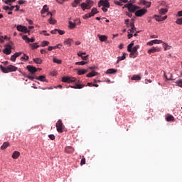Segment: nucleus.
<instances>
[{
  "label": "nucleus",
  "mask_w": 182,
  "mask_h": 182,
  "mask_svg": "<svg viewBox=\"0 0 182 182\" xmlns=\"http://www.w3.org/2000/svg\"><path fill=\"white\" fill-rule=\"evenodd\" d=\"M102 6V11L106 13L108 11V8H110V3H109V0H100L98 2V7L100 8Z\"/></svg>",
  "instance_id": "nucleus-1"
},
{
  "label": "nucleus",
  "mask_w": 182,
  "mask_h": 182,
  "mask_svg": "<svg viewBox=\"0 0 182 182\" xmlns=\"http://www.w3.org/2000/svg\"><path fill=\"white\" fill-rule=\"evenodd\" d=\"M139 49V46H135L134 48H131L129 50L127 49V52L131 53L129 54V58H136L139 55V53H137V50Z\"/></svg>",
  "instance_id": "nucleus-2"
},
{
  "label": "nucleus",
  "mask_w": 182,
  "mask_h": 182,
  "mask_svg": "<svg viewBox=\"0 0 182 182\" xmlns=\"http://www.w3.org/2000/svg\"><path fill=\"white\" fill-rule=\"evenodd\" d=\"M93 6V1L86 0L85 3H81L80 6L81 9L83 11L90 10Z\"/></svg>",
  "instance_id": "nucleus-3"
},
{
  "label": "nucleus",
  "mask_w": 182,
  "mask_h": 182,
  "mask_svg": "<svg viewBox=\"0 0 182 182\" xmlns=\"http://www.w3.org/2000/svg\"><path fill=\"white\" fill-rule=\"evenodd\" d=\"M124 7L127 8V10H129V11L131 13L136 12V11L139 9V6H136L132 3H127L126 5H124Z\"/></svg>",
  "instance_id": "nucleus-4"
},
{
  "label": "nucleus",
  "mask_w": 182,
  "mask_h": 182,
  "mask_svg": "<svg viewBox=\"0 0 182 182\" xmlns=\"http://www.w3.org/2000/svg\"><path fill=\"white\" fill-rule=\"evenodd\" d=\"M77 80V78L75 77H63L62 82H68V84L75 82Z\"/></svg>",
  "instance_id": "nucleus-5"
},
{
  "label": "nucleus",
  "mask_w": 182,
  "mask_h": 182,
  "mask_svg": "<svg viewBox=\"0 0 182 182\" xmlns=\"http://www.w3.org/2000/svg\"><path fill=\"white\" fill-rule=\"evenodd\" d=\"M168 9H160V21H163L167 19V16H164L167 14Z\"/></svg>",
  "instance_id": "nucleus-6"
},
{
  "label": "nucleus",
  "mask_w": 182,
  "mask_h": 182,
  "mask_svg": "<svg viewBox=\"0 0 182 182\" xmlns=\"http://www.w3.org/2000/svg\"><path fill=\"white\" fill-rule=\"evenodd\" d=\"M55 127L57 128V132L58 133H62L64 131L63 130V123L61 119H58L57 123H55Z\"/></svg>",
  "instance_id": "nucleus-7"
},
{
  "label": "nucleus",
  "mask_w": 182,
  "mask_h": 182,
  "mask_svg": "<svg viewBox=\"0 0 182 182\" xmlns=\"http://www.w3.org/2000/svg\"><path fill=\"white\" fill-rule=\"evenodd\" d=\"M146 12H147V10L146 9H142L137 10L136 11H135L134 15L136 17H141L142 16L146 14Z\"/></svg>",
  "instance_id": "nucleus-8"
},
{
  "label": "nucleus",
  "mask_w": 182,
  "mask_h": 182,
  "mask_svg": "<svg viewBox=\"0 0 182 182\" xmlns=\"http://www.w3.org/2000/svg\"><path fill=\"white\" fill-rule=\"evenodd\" d=\"M16 29L17 31H18V32H24L25 33H27L29 32V31L28 30V28L22 25L17 26Z\"/></svg>",
  "instance_id": "nucleus-9"
},
{
  "label": "nucleus",
  "mask_w": 182,
  "mask_h": 182,
  "mask_svg": "<svg viewBox=\"0 0 182 182\" xmlns=\"http://www.w3.org/2000/svg\"><path fill=\"white\" fill-rule=\"evenodd\" d=\"M11 46L10 45H6V48L3 50V53L4 55H11Z\"/></svg>",
  "instance_id": "nucleus-10"
},
{
  "label": "nucleus",
  "mask_w": 182,
  "mask_h": 182,
  "mask_svg": "<svg viewBox=\"0 0 182 182\" xmlns=\"http://www.w3.org/2000/svg\"><path fill=\"white\" fill-rule=\"evenodd\" d=\"M26 69H27V70L29 71L30 73H32V74L36 73L38 70L36 68H35L32 65H27Z\"/></svg>",
  "instance_id": "nucleus-11"
},
{
  "label": "nucleus",
  "mask_w": 182,
  "mask_h": 182,
  "mask_svg": "<svg viewBox=\"0 0 182 182\" xmlns=\"http://www.w3.org/2000/svg\"><path fill=\"white\" fill-rule=\"evenodd\" d=\"M160 43H162V47L165 51L169 50L172 48L171 46L168 45V43H164L162 41H160Z\"/></svg>",
  "instance_id": "nucleus-12"
},
{
  "label": "nucleus",
  "mask_w": 182,
  "mask_h": 182,
  "mask_svg": "<svg viewBox=\"0 0 182 182\" xmlns=\"http://www.w3.org/2000/svg\"><path fill=\"white\" fill-rule=\"evenodd\" d=\"M21 55H23V53L19 52V53H16L13 55L11 56V62H16V58L18 56H21Z\"/></svg>",
  "instance_id": "nucleus-13"
},
{
  "label": "nucleus",
  "mask_w": 182,
  "mask_h": 182,
  "mask_svg": "<svg viewBox=\"0 0 182 182\" xmlns=\"http://www.w3.org/2000/svg\"><path fill=\"white\" fill-rule=\"evenodd\" d=\"M7 70H9V73L16 72L18 70V68H16L15 65H9L7 66Z\"/></svg>",
  "instance_id": "nucleus-14"
},
{
  "label": "nucleus",
  "mask_w": 182,
  "mask_h": 182,
  "mask_svg": "<svg viewBox=\"0 0 182 182\" xmlns=\"http://www.w3.org/2000/svg\"><path fill=\"white\" fill-rule=\"evenodd\" d=\"M48 15H50V16L49 20H48V22H49L50 25H55L56 23V20L52 18V13L49 12L48 13Z\"/></svg>",
  "instance_id": "nucleus-15"
},
{
  "label": "nucleus",
  "mask_w": 182,
  "mask_h": 182,
  "mask_svg": "<svg viewBox=\"0 0 182 182\" xmlns=\"http://www.w3.org/2000/svg\"><path fill=\"white\" fill-rule=\"evenodd\" d=\"M36 79L37 80H39L40 82H48L47 80H46V77L45 75H40L39 77H36Z\"/></svg>",
  "instance_id": "nucleus-16"
},
{
  "label": "nucleus",
  "mask_w": 182,
  "mask_h": 182,
  "mask_svg": "<svg viewBox=\"0 0 182 182\" xmlns=\"http://www.w3.org/2000/svg\"><path fill=\"white\" fill-rule=\"evenodd\" d=\"M65 153H68V154H72V153H74V148H73L72 146H67L65 147Z\"/></svg>",
  "instance_id": "nucleus-17"
},
{
  "label": "nucleus",
  "mask_w": 182,
  "mask_h": 182,
  "mask_svg": "<svg viewBox=\"0 0 182 182\" xmlns=\"http://www.w3.org/2000/svg\"><path fill=\"white\" fill-rule=\"evenodd\" d=\"M116 73H117V70L113 69V68H110L109 70H107V71H105L106 75H112V74H114Z\"/></svg>",
  "instance_id": "nucleus-18"
},
{
  "label": "nucleus",
  "mask_w": 182,
  "mask_h": 182,
  "mask_svg": "<svg viewBox=\"0 0 182 182\" xmlns=\"http://www.w3.org/2000/svg\"><path fill=\"white\" fill-rule=\"evenodd\" d=\"M127 55V54L126 53H123L122 56H119L118 57V60H117V63H120V61L125 60Z\"/></svg>",
  "instance_id": "nucleus-19"
},
{
  "label": "nucleus",
  "mask_w": 182,
  "mask_h": 182,
  "mask_svg": "<svg viewBox=\"0 0 182 182\" xmlns=\"http://www.w3.org/2000/svg\"><path fill=\"white\" fill-rule=\"evenodd\" d=\"M71 88L73 89H82V87H85V85L82 84H76L75 86H70Z\"/></svg>",
  "instance_id": "nucleus-20"
},
{
  "label": "nucleus",
  "mask_w": 182,
  "mask_h": 182,
  "mask_svg": "<svg viewBox=\"0 0 182 182\" xmlns=\"http://www.w3.org/2000/svg\"><path fill=\"white\" fill-rule=\"evenodd\" d=\"M99 40H100L101 42H105L107 41V36L104 35H98Z\"/></svg>",
  "instance_id": "nucleus-21"
},
{
  "label": "nucleus",
  "mask_w": 182,
  "mask_h": 182,
  "mask_svg": "<svg viewBox=\"0 0 182 182\" xmlns=\"http://www.w3.org/2000/svg\"><path fill=\"white\" fill-rule=\"evenodd\" d=\"M9 146H10V143H9V141H5L4 142L3 145H1V149L5 150L6 148L9 147Z\"/></svg>",
  "instance_id": "nucleus-22"
},
{
  "label": "nucleus",
  "mask_w": 182,
  "mask_h": 182,
  "mask_svg": "<svg viewBox=\"0 0 182 182\" xmlns=\"http://www.w3.org/2000/svg\"><path fill=\"white\" fill-rule=\"evenodd\" d=\"M33 62H34L38 65H41L43 63V60H41V58H33Z\"/></svg>",
  "instance_id": "nucleus-23"
},
{
  "label": "nucleus",
  "mask_w": 182,
  "mask_h": 182,
  "mask_svg": "<svg viewBox=\"0 0 182 182\" xmlns=\"http://www.w3.org/2000/svg\"><path fill=\"white\" fill-rule=\"evenodd\" d=\"M166 120H167V122H174L175 118L173 116L169 114L166 117Z\"/></svg>",
  "instance_id": "nucleus-24"
},
{
  "label": "nucleus",
  "mask_w": 182,
  "mask_h": 182,
  "mask_svg": "<svg viewBox=\"0 0 182 182\" xmlns=\"http://www.w3.org/2000/svg\"><path fill=\"white\" fill-rule=\"evenodd\" d=\"M132 80L139 81L141 80V77L140 75H134L131 78Z\"/></svg>",
  "instance_id": "nucleus-25"
},
{
  "label": "nucleus",
  "mask_w": 182,
  "mask_h": 182,
  "mask_svg": "<svg viewBox=\"0 0 182 182\" xmlns=\"http://www.w3.org/2000/svg\"><path fill=\"white\" fill-rule=\"evenodd\" d=\"M97 75V73L95 71H91V73H89L86 77H92L94 76Z\"/></svg>",
  "instance_id": "nucleus-26"
},
{
  "label": "nucleus",
  "mask_w": 182,
  "mask_h": 182,
  "mask_svg": "<svg viewBox=\"0 0 182 182\" xmlns=\"http://www.w3.org/2000/svg\"><path fill=\"white\" fill-rule=\"evenodd\" d=\"M60 45L58 44V46H49L48 47V50L51 51L53 50H55V49H60Z\"/></svg>",
  "instance_id": "nucleus-27"
},
{
  "label": "nucleus",
  "mask_w": 182,
  "mask_h": 182,
  "mask_svg": "<svg viewBox=\"0 0 182 182\" xmlns=\"http://www.w3.org/2000/svg\"><path fill=\"white\" fill-rule=\"evenodd\" d=\"M14 9H15L14 6H6L3 7V10L4 11H8V10L13 11Z\"/></svg>",
  "instance_id": "nucleus-28"
},
{
  "label": "nucleus",
  "mask_w": 182,
  "mask_h": 182,
  "mask_svg": "<svg viewBox=\"0 0 182 182\" xmlns=\"http://www.w3.org/2000/svg\"><path fill=\"white\" fill-rule=\"evenodd\" d=\"M20 154H21L18 151H16L14 152L12 158L14 159H18V158L19 157Z\"/></svg>",
  "instance_id": "nucleus-29"
},
{
  "label": "nucleus",
  "mask_w": 182,
  "mask_h": 182,
  "mask_svg": "<svg viewBox=\"0 0 182 182\" xmlns=\"http://www.w3.org/2000/svg\"><path fill=\"white\" fill-rule=\"evenodd\" d=\"M48 11V6L47 5H44V6H43V9L41 10V14H44Z\"/></svg>",
  "instance_id": "nucleus-30"
},
{
  "label": "nucleus",
  "mask_w": 182,
  "mask_h": 182,
  "mask_svg": "<svg viewBox=\"0 0 182 182\" xmlns=\"http://www.w3.org/2000/svg\"><path fill=\"white\" fill-rule=\"evenodd\" d=\"M87 73V70H78L77 71V75H85V73Z\"/></svg>",
  "instance_id": "nucleus-31"
},
{
  "label": "nucleus",
  "mask_w": 182,
  "mask_h": 182,
  "mask_svg": "<svg viewBox=\"0 0 182 182\" xmlns=\"http://www.w3.org/2000/svg\"><path fill=\"white\" fill-rule=\"evenodd\" d=\"M0 69L4 73H9V70H8V68H4L3 67L2 65H0Z\"/></svg>",
  "instance_id": "nucleus-32"
},
{
  "label": "nucleus",
  "mask_w": 182,
  "mask_h": 182,
  "mask_svg": "<svg viewBox=\"0 0 182 182\" xmlns=\"http://www.w3.org/2000/svg\"><path fill=\"white\" fill-rule=\"evenodd\" d=\"M72 42H73V40L70 38H68V40H65L63 43H65V45H68V46L70 47V46L72 45Z\"/></svg>",
  "instance_id": "nucleus-33"
},
{
  "label": "nucleus",
  "mask_w": 182,
  "mask_h": 182,
  "mask_svg": "<svg viewBox=\"0 0 182 182\" xmlns=\"http://www.w3.org/2000/svg\"><path fill=\"white\" fill-rule=\"evenodd\" d=\"M96 14H98L97 9L95 8H93L92 10H91V12L87 14H90L92 16H95Z\"/></svg>",
  "instance_id": "nucleus-34"
},
{
  "label": "nucleus",
  "mask_w": 182,
  "mask_h": 182,
  "mask_svg": "<svg viewBox=\"0 0 182 182\" xmlns=\"http://www.w3.org/2000/svg\"><path fill=\"white\" fill-rule=\"evenodd\" d=\"M161 75H163L164 78L166 80H171V77H168L167 75H166V74H165V72H164V71H161Z\"/></svg>",
  "instance_id": "nucleus-35"
},
{
  "label": "nucleus",
  "mask_w": 182,
  "mask_h": 182,
  "mask_svg": "<svg viewBox=\"0 0 182 182\" xmlns=\"http://www.w3.org/2000/svg\"><path fill=\"white\" fill-rule=\"evenodd\" d=\"M53 62H54V63H57L58 65H61L62 64V60H58L56 58H53Z\"/></svg>",
  "instance_id": "nucleus-36"
},
{
  "label": "nucleus",
  "mask_w": 182,
  "mask_h": 182,
  "mask_svg": "<svg viewBox=\"0 0 182 182\" xmlns=\"http://www.w3.org/2000/svg\"><path fill=\"white\" fill-rule=\"evenodd\" d=\"M29 60V57L26 55V54H23V56L21 57V58H20V60L23 61H27Z\"/></svg>",
  "instance_id": "nucleus-37"
},
{
  "label": "nucleus",
  "mask_w": 182,
  "mask_h": 182,
  "mask_svg": "<svg viewBox=\"0 0 182 182\" xmlns=\"http://www.w3.org/2000/svg\"><path fill=\"white\" fill-rule=\"evenodd\" d=\"M157 51L158 50H157L156 48L153 47L152 48L149 49V50H148V53L151 54V53H154Z\"/></svg>",
  "instance_id": "nucleus-38"
},
{
  "label": "nucleus",
  "mask_w": 182,
  "mask_h": 182,
  "mask_svg": "<svg viewBox=\"0 0 182 182\" xmlns=\"http://www.w3.org/2000/svg\"><path fill=\"white\" fill-rule=\"evenodd\" d=\"M16 0H5L3 1L4 4H9V6H11V3L16 2Z\"/></svg>",
  "instance_id": "nucleus-39"
},
{
  "label": "nucleus",
  "mask_w": 182,
  "mask_h": 182,
  "mask_svg": "<svg viewBox=\"0 0 182 182\" xmlns=\"http://www.w3.org/2000/svg\"><path fill=\"white\" fill-rule=\"evenodd\" d=\"M141 4H144V5L148 4V7H150L151 5V2L146 1H144V0H141Z\"/></svg>",
  "instance_id": "nucleus-40"
},
{
  "label": "nucleus",
  "mask_w": 182,
  "mask_h": 182,
  "mask_svg": "<svg viewBox=\"0 0 182 182\" xmlns=\"http://www.w3.org/2000/svg\"><path fill=\"white\" fill-rule=\"evenodd\" d=\"M68 24L70 25V28L73 29L75 28V23H73L71 21L68 22Z\"/></svg>",
  "instance_id": "nucleus-41"
},
{
  "label": "nucleus",
  "mask_w": 182,
  "mask_h": 182,
  "mask_svg": "<svg viewBox=\"0 0 182 182\" xmlns=\"http://www.w3.org/2000/svg\"><path fill=\"white\" fill-rule=\"evenodd\" d=\"M176 84L177 86L182 88V80H176Z\"/></svg>",
  "instance_id": "nucleus-42"
},
{
  "label": "nucleus",
  "mask_w": 182,
  "mask_h": 182,
  "mask_svg": "<svg viewBox=\"0 0 182 182\" xmlns=\"http://www.w3.org/2000/svg\"><path fill=\"white\" fill-rule=\"evenodd\" d=\"M87 63V62L81 61V62H76L75 65H85Z\"/></svg>",
  "instance_id": "nucleus-43"
},
{
  "label": "nucleus",
  "mask_w": 182,
  "mask_h": 182,
  "mask_svg": "<svg viewBox=\"0 0 182 182\" xmlns=\"http://www.w3.org/2000/svg\"><path fill=\"white\" fill-rule=\"evenodd\" d=\"M93 16L90 14H86L85 15L83 16V19H88L90 18V17H92Z\"/></svg>",
  "instance_id": "nucleus-44"
},
{
  "label": "nucleus",
  "mask_w": 182,
  "mask_h": 182,
  "mask_svg": "<svg viewBox=\"0 0 182 182\" xmlns=\"http://www.w3.org/2000/svg\"><path fill=\"white\" fill-rule=\"evenodd\" d=\"M38 48H39V46L37 43H32L31 44V48L33 50L37 49Z\"/></svg>",
  "instance_id": "nucleus-45"
},
{
  "label": "nucleus",
  "mask_w": 182,
  "mask_h": 182,
  "mask_svg": "<svg viewBox=\"0 0 182 182\" xmlns=\"http://www.w3.org/2000/svg\"><path fill=\"white\" fill-rule=\"evenodd\" d=\"M49 45V41H42V47H46V46H48Z\"/></svg>",
  "instance_id": "nucleus-46"
},
{
  "label": "nucleus",
  "mask_w": 182,
  "mask_h": 182,
  "mask_svg": "<svg viewBox=\"0 0 182 182\" xmlns=\"http://www.w3.org/2000/svg\"><path fill=\"white\" fill-rule=\"evenodd\" d=\"M176 23L178 25H182V17L178 19H176Z\"/></svg>",
  "instance_id": "nucleus-47"
},
{
  "label": "nucleus",
  "mask_w": 182,
  "mask_h": 182,
  "mask_svg": "<svg viewBox=\"0 0 182 182\" xmlns=\"http://www.w3.org/2000/svg\"><path fill=\"white\" fill-rule=\"evenodd\" d=\"M134 41H132V43H129V46H127V48H128L129 50L131 48H133V46H134Z\"/></svg>",
  "instance_id": "nucleus-48"
},
{
  "label": "nucleus",
  "mask_w": 182,
  "mask_h": 182,
  "mask_svg": "<svg viewBox=\"0 0 182 182\" xmlns=\"http://www.w3.org/2000/svg\"><path fill=\"white\" fill-rule=\"evenodd\" d=\"M26 1H24V0H19V1H18V4L19 5H23V4H26Z\"/></svg>",
  "instance_id": "nucleus-49"
},
{
  "label": "nucleus",
  "mask_w": 182,
  "mask_h": 182,
  "mask_svg": "<svg viewBox=\"0 0 182 182\" xmlns=\"http://www.w3.org/2000/svg\"><path fill=\"white\" fill-rule=\"evenodd\" d=\"M36 40L33 38H29L27 41H26L27 43H33Z\"/></svg>",
  "instance_id": "nucleus-50"
},
{
  "label": "nucleus",
  "mask_w": 182,
  "mask_h": 182,
  "mask_svg": "<svg viewBox=\"0 0 182 182\" xmlns=\"http://www.w3.org/2000/svg\"><path fill=\"white\" fill-rule=\"evenodd\" d=\"M151 42L154 43V44H159L160 43L159 40H153V41H151Z\"/></svg>",
  "instance_id": "nucleus-51"
},
{
  "label": "nucleus",
  "mask_w": 182,
  "mask_h": 182,
  "mask_svg": "<svg viewBox=\"0 0 182 182\" xmlns=\"http://www.w3.org/2000/svg\"><path fill=\"white\" fill-rule=\"evenodd\" d=\"M85 164V158H82V159H81L80 165L83 166Z\"/></svg>",
  "instance_id": "nucleus-52"
},
{
  "label": "nucleus",
  "mask_w": 182,
  "mask_h": 182,
  "mask_svg": "<svg viewBox=\"0 0 182 182\" xmlns=\"http://www.w3.org/2000/svg\"><path fill=\"white\" fill-rule=\"evenodd\" d=\"M22 39H23L26 42L29 41V38L28 37V36H23Z\"/></svg>",
  "instance_id": "nucleus-53"
},
{
  "label": "nucleus",
  "mask_w": 182,
  "mask_h": 182,
  "mask_svg": "<svg viewBox=\"0 0 182 182\" xmlns=\"http://www.w3.org/2000/svg\"><path fill=\"white\" fill-rule=\"evenodd\" d=\"M57 32H58V34H60V36L65 34V31H61V30H58V29Z\"/></svg>",
  "instance_id": "nucleus-54"
},
{
  "label": "nucleus",
  "mask_w": 182,
  "mask_h": 182,
  "mask_svg": "<svg viewBox=\"0 0 182 182\" xmlns=\"http://www.w3.org/2000/svg\"><path fill=\"white\" fill-rule=\"evenodd\" d=\"M153 18H154L155 20H156L158 22L160 21V17H159V16L155 15L154 17H153Z\"/></svg>",
  "instance_id": "nucleus-55"
},
{
  "label": "nucleus",
  "mask_w": 182,
  "mask_h": 182,
  "mask_svg": "<svg viewBox=\"0 0 182 182\" xmlns=\"http://www.w3.org/2000/svg\"><path fill=\"white\" fill-rule=\"evenodd\" d=\"M48 137L50 138V140H54L55 139V135L54 134H49Z\"/></svg>",
  "instance_id": "nucleus-56"
},
{
  "label": "nucleus",
  "mask_w": 182,
  "mask_h": 182,
  "mask_svg": "<svg viewBox=\"0 0 182 182\" xmlns=\"http://www.w3.org/2000/svg\"><path fill=\"white\" fill-rule=\"evenodd\" d=\"M114 4L122 6V3L120 1H114Z\"/></svg>",
  "instance_id": "nucleus-57"
},
{
  "label": "nucleus",
  "mask_w": 182,
  "mask_h": 182,
  "mask_svg": "<svg viewBox=\"0 0 182 182\" xmlns=\"http://www.w3.org/2000/svg\"><path fill=\"white\" fill-rule=\"evenodd\" d=\"M27 78H28L30 80H32V81H33L34 79H36V77L31 75L27 76Z\"/></svg>",
  "instance_id": "nucleus-58"
},
{
  "label": "nucleus",
  "mask_w": 182,
  "mask_h": 182,
  "mask_svg": "<svg viewBox=\"0 0 182 182\" xmlns=\"http://www.w3.org/2000/svg\"><path fill=\"white\" fill-rule=\"evenodd\" d=\"M80 58H81V59H82L83 60H87V58H88V55H86V56H80Z\"/></svg>",
  "instance_id": "nucleus-59"
},
{
  "label": "nucleus",
  "mask_w": 182,
  "mask_h": 182,
  "mask_svg": "<svg viewBox=\"0 0 182 182\" xmlns=\"http://www.w3.org/2000/svg\"><path fill=\"white\" fill-rule=\"evenodd\" d=\"M80 2H82V0H75V1H73V4H80Z\"/></svg>",
  "instance_id": "nucleus-60"
},
{
  "label": "nucleus",
  "mask_w": 182,
  "mask_h": 182,
  "mask_svg": "<svg viewBox=\"0 0 182 182\" xmlns=\"http://www.w3.org/2000/svg\"><path fill=\"white\" fill-rule=\"evenodd\" d=\"M68 0H57V2L60 4H63L64 1H67Z\"/></svg>",
  "instance_id": "nucleus-61"
},
{
  "label": "nucleus",
  "mask_w": 182,
  "mask_h": 182,
  "mask_svg": "<svg viewBox=\"0 0 182 182\" xmlns=\"http://www.w3.org/2000/svg\"><path fill=\"white\" fill-rule=\"evenodd\" d=\"M57 32H58V29H57V28H55V29L53 30V31H50V33H52V34H56Z\"/></svg>",
  "instance_id": "nucleus-62"
},
{
  "label": "nucleus",
  "mask_w": 182,
  "mask_h": 182,
  "mask_svg": "<svg viewBox=\"0 0 182 182\" xmlns=\"http://www.w3.org/2000/svg\"><path fill=\"white\" fill-rule=\"evenodd\" d=\"M14 8H16V10H14V11L18 12L19 11V6L18 5L14 6Z\"/></svg>",
  "instance_id": "nucleus-63"
},
{
  "label": "nucleus",
  "mask_w": 182,
  "mask_h": 182,
  "mask_svg": "<svg viewBox=\"0 0 182 182\" xmlns=\"http://www.w3.org/2000/svg\"><path fill=\"white\" fill-rule=\"evenodd\" d=\"M178 16L182 17V10L178 12Z\"/></svg>",
  "instance_id": "nucleus-64"
}]
</instances>
